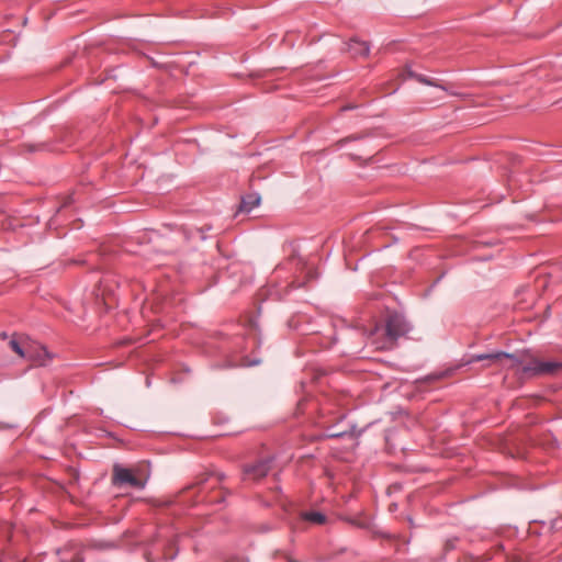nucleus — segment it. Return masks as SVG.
<instances>
[{"instance_id":"nucleus-1","label":"nucleus","mask_w":562,"mask_h":562,"mask_svg":"<svg viewBox=\"0 0 562 562\" xmlns=\"http://www.w3.org/2000/svg\"><path fill=\"white\" fill-rule=\"evenodd\" d=\"M508 359L512 361L508 368H515L521 366L519 373L525 378H533L541 375H551L562 369V362L558 361H542L539 359H531L529 362L524 363V360L518 358L514 353L498 351L494 353H481L472 357L470 362H477L488 360L492 362H502V360Z\"/></svg>"},{"instance_id":"nucleus-2","label":"nucleus","mask_w":562,"mask_h":562,"mask_svg":"<svg viewBox=\"0 0 562 562\" xmlns=\"http://www.w3.org/2000/svg\"><path fill=\"white\" fill-rule=\"evenodd\" d=\"M411 330V325L406 318L398 313H391L385 318L384 338L381 342L375 340L372 344L376 349L389 350L396 346L397 340Z\"/></svg>"},{"instance_id":"nucleus-3","label":"nucleus","mask_w":562,"mask_h":562,"mask_svg":"<svg viewBox=\"0 0 562 562\" xmlns=\"http://www.w3.org/2000/svg\"><path fill=\"white\" fill-rule=\"evenodd\" d=\"M111 481L112 485L119 488L131 487L134 490H143L146 485V481L138 477L134 470L121 464H114Z\"/></svg>"},{"instance_id":"nucleus-4","label":"nucleus","mask_w":562,"mask_h":562,"mask_svg":"<svg viewBox=\"0 0 562 562\" xmlns=\"http://www.w3.org/2000/svg\"><path fill=\"white\" fill-rule=\"evenodd\" d=\"M25 352L23 359L33 362L36 366H47L53 360L54 355L45 346L25 338Z\"/></svg>"},{"instance_id":"nucleus-5","label":"nucleus","mask_w":562,"mask_h":562,"mask_svg":"<svg viewBox=\"0 0 562 562\" xmlns=\"http://www.w3.org/2000/svg\"><path fill=\"white\" fill-rule=\"evenodd\" d=\"M273 459L268 457L265 459H260L254 464H246L243 468L244 480H252L258 481L265 477L269 471L271 470V463Z\"/></svg>"},{"instance_id":"nucleus-6","label":"nucleus","mask_w":562,"mask_h":562,"mask_svg":"<svg viewBox=\"0 0 562 562\" xmlns=\"http://www.w3.org/2000/svg\"><path fill=\"white\" fill-rule=\"evenodd\" d=\"M345 416H340L338 423L325 427L323 437L325 438H344L353 434V426L349 423L344 424Z\"/></svg>"},{"instance_id":"nucleus-7","label":"nucleus","mask_w":562,"mask_h":562,"mask_svg":"<svg viewBox=\"0 0 562 562\" xmlns=\"http://www.w3.org/2000/svg\"><path fill=\"white\" fill-rule=\"evenodd\" d=\"M348 50L353 56H368L370 53V46L367 42L358 41L356 38L350 40L348 43Z\"/></svg>"},{"instance_id":"nucleus-8","label":"nucleus","mask_w":562,"mask_h":562,"mask_svg":"<svg viewBox=\"0 0 562 562\" xmlns=\"http://www.w3.org/2000/svg\"><path fill=\"white\" fill-rule=\"evenodd\" d=\"M260 203V196L257 193H250L241 198V202L239 205L240 212H250L254 207H256Z\"/></svg>"},{"instance_id":"nucleus-9","label":"nucleus","mask_w":562,"mask_h":562,"mask_svg":"<svg viewBox=\"0 0 562 562\" xmlns=\"http://www.w3.org/2000/svg\"><path fill=\"white\" fill-rule=\"evenodd\" d=\"M301 517L315 525H324L327 520L326 516L319 512H303Z\"/></svg>"},{"instance_id":"nucleus-10","label":"nucleus","mask_w":562,"mask_h":562,"mask_svg":"<svg viewBox=\"0 0 562 562\" xmlns=\"http://www.w3.org/2000/svg\"><path fill=\"white\" fill-rule=\"evenodd\" d=\"M11 349L19 355V357L23 358L25 352V339L22 341L16 340L15 338H12L9 342Z\"/></svg>"},{"instance_id":"nucleus-11","label":"nucleus","mask_w":562,"mask_h":562,"mask_svg":"<svg viewBox=\"0 0 562 562\" xmlns=\"http://www.w3.org/2000/svg\"><path fill=\"white\" fill-rule=\"evenodd\" d=\"M44 146H45L44 144H24L23 145V147L30 153L41 150L44 148Z\"/></svg>"},{"instance_id":"nucleus-12","label":"nucleus","mask_w":562,"mask_h":562,"mask_svg":"<svg viewBox=\"0 0 562 562\" xmlns=\"http://www.w3.org/2000/svg\"><path fill=\"white\" fill-rule=\"evenodd\" d=\"M211 227L207 226V227H200V228H195L194 229V233L199 236V238L201 240H205L206 239V231H209Z\"/></svg>"},{"instance_id":"nucleus-13","label":"nucleus","mask_w":562,"mask_h":562,"mask_svg":"<svg viewBox=\"0 0 562 562\" xmlns=\"http://www.w3.org/2000/svg\"><path fill=\"white\" fill-rule=\"evenodd\" d=\"M418 80H419L420 82L426 83V85H432V82H431V81H429V80H428V79H426V78H423L422 76H418Z\"/></svg>"},{"instance_id":"nucleus-14","label":"nucleus","mask_w":562,"mask_h":562,"mask_svg":"<svg viewBox=\"0 0 562 562\" xmlns=\"http://www.w3.org/2000/svg\"><path fill=\"white\" fill-rule=\"evenodd\" d=\"M259 362H260L259 360H255V361H250V362H245V363H243V366L250 367V366H256Z\"/></svg>"},{"instance_id":"nucleus-15","label":"nucleus","mask_w":562,"mask_h":562,"mask_svg":"<svg viewBox=\"0 0 562 562\" xmlns=\"http://www.w3.org/2000/svg\"><path fill=\"white\" fill-rule=\"evenodd\" d=\"M74 562H82V559H81V558H76V559L74 560Z\"/></svg>"},{"instance_id":"nucleus-16","label":"nucleus","mask_w":562,"mask_h":562,"mask_svg":"<svg viewBox=\"0 0 562 562\" xmlns=\"http://www.w3.org/2000/svg\"><path fill=\"white\" fill-rule=\"evenodd\" d=\"M224 479V474H218V481H222Z\"/></svg>"},{"instance_id":"nucleus-17","label":"nucleus","mask_w":562,"mask_h":562,"mask_svg":"<svg viewBox=\"0 0 562 562\" xmlns=\"http://www.w3.org/2000/svg\"><path fill=\"white\" fill-rule=\"evenodd\" d=\"M349 109H353V106H344L342 110H349Z\"/></svg>"},{"instance_id":"nucleus-18","label":"nucleus","mask_w":562,"mask_h":562,"mask_svg":"<svg viewBox=\"0 0 562 562\" xmlns=\"http://www.w3.org/2000/svg\"><path fill=\"white\" fill-rule=\"evenodd\" d=\"M1 337H2L3 339H4V338H7V334H5V333H2V334H1Z\"/></svg>"}]
</instances>
